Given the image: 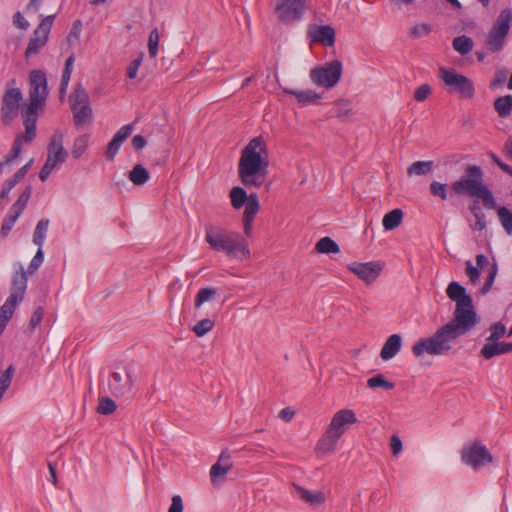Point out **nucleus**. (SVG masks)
Instances as JSON below:
<instances>
[{
  "mask_svg": "<svg viewBox=\"0 0 512 512\" xmlns=\"http://www.w3.org/2000/svg\"><path fill=\"white\" fill-rule=\"evenodd\" d=\"M142 58L139 57L134 59L127 67V77L129 79H134L137 76L138 69L141 65Z\"/></svg>",
  "mask_w": 512,
  "mask_h": 512,
  "instance_id": "obj_59",
  "label": "nucleus"
},
{
  "mask_svg": "<svg viewBox=\"0 0 512 512\" xmlns=\"http://www.w3.org/2000/svg\"><path fill=\"white\" fill-rule=\"evenodd\" d=\"M476 222H475V228L479 231H482L486 228V221H485V215L481 211V209L478 206H472L470 207Z\"/></svg>",
  "mask_w": 512,
  "mask_h": 512,
  "instance_id": "obj_50",
  "label": "nucleus"
},
{
  "mask_svg": "<svg viewBox=\"0 0 512 512\" xmlns=\"http://www.w3.org/2000/svg\"><path fill=\"white\" fill-rule=\"evenodd\" d=\"M337 107V117L340 121H346L352 115V109L348 100H338L335 103Z\"/></svg>",
  "mask_w": 512,
  "mask_h": 512,
  "instance_id": "obj_43",
  "label": "nucleus"
},
{
  "mask_svg": "<svg viewBox=\"0 0 512 512\" xmlns=\"http://www.w3.org/2000/svg\"><path fill=\"white\" fill-rule=\"evenodd\" d=\"M129 180L135 185H144L149 180V173L144 166L137 164L130 171Z\"/></svg>",
  "mask_w": 512,
  "mask_h": 512,
  "instance_id": "obj_32",
  "label": "nucleus"
},
{
  "mask_svg": "<svg viewBox=\"0 0 512 512\" xmlns=\"http://www.w3.org/2000/svg\"><path fill=\"white\" fill-rule=\"evenodd\" d=\"M68 157V152L63 147V134L55 132L51 137L47 159L39 173L41 181H45L57 164L65 162Z\"/></svg>",
  "mask_w": 512,
  "mask_h": 512,
  "instance_id": "obj_9",
  "label": "nucleus"
},
{
  "mask_svg": "<svg viewBox=\"0 0 512 512\" xmlns=\"http://www.w3.org/2000/svg\"><path fill=\"white\" fill-rule=\"evenodd\" d=\"M446 294L455 302L453 318L439 327L431 337L421 338L412 346L416 357L424 353L429 355H444L452 349V343L471 331L480 321L475 310L472 297L460 283H449Z\"/></svg>",
  "mask_w": 512,
  "mask_h": 512,
  "instance_id": "obj_1",
  "label": "nucleus"
},
{
  "mask_svg": "<svg viewBox=\"0 0 512 512\" xmlns=\"http://www.w3.org/2000/svg\"><path fill=\"white\" fill-rule=\"evenodd\" d=\"M134 128L133 123L124 125L116 132L114 137L123 143L132 134Z\"/></svg>",
  "mask_w": 512,
  "mask_h": 512,
  "instance_id": "obj_57",
  "label": "nucleus"
},
{
  "mask_svg": "<svg viewBox=\"0 0 512 512\" xmlns=\"http://www.w3.org/2000/svg\"><path fill=\"white\" fill-rule=\"evenodd\" d=\"M356 422L357 418L353 410L346 408L341 409L333 415L327 430L341 438L345 433L346 425H351Z\"/></svg>",
  "mask_w": 512,
  "mask_h": 512,
  "instance_id": "obj_17",
  "label": "nucleus"
},
{
  "mask_svg": "<svg viewBox=\"0 0 512 512\" xmlns=\"http://www.w3.org/2000/svg\"><path fill=\"white\" fill-rule=\"evenodd\" d=\"M44 315V311L42 307H38L32 314L30 318L29 325L31 329H35L42 321Z\"/></svg>",
  "mask_w": 512,
  "mask_h": 512,
  "instance_id": "obj_58",
  "label": "nucleus"
},
{
  "mask_svg": "<svg viewBox=\"0 0 512 512\" xmlns=\"http://www.w3.org/2000/svg\"><path fill=\"white\" fill-rule=\"evenodd\" d=\"M434 166V162L431 160L427 161H416L407 168L408 176H424L428 175Z\"/></svg>",
  "mask_w": 512,
  "mask_h": 512,
  "instance_id": "obj_30",
  "label": "nucleus"
},
{
  "mask_svg": "<svg viewBox=\"0 0 512 512\" xmlns=\"http://www.w3.org/2000/svg\"><path fill=\"white\" fill-rule=\"evenodd\" d=\"M497 214L502 227L510 234L512 232V212L503 206L498 208Z\"/></svg>",
  "mask_w": 512,
  "mask_h": 512,
  "instance_id": "obj_41",
  "label": "nucleus"
},
{
  "mask_svg": "<svg viewBox=\"0 0 512 512\" xmlns=\"http://www.w3.org/2000/svg\"><path fill=\"white\" fill-rule=\"evenodd\" d=\"M205 240L211 249L223 252L229 257L248 258L250 256L247 242L237 232L209 225L205 229Z\"/></svg>",
  "mask_w": 512,
  "mask_h": 512,
  "instance_id": "obj_4",
  "label": "nucleus"
},
{
  "mask_svg": "<svg viewBox=\"0 0 512 512\" xmlns=\"http://www.w3.org/2000/svg\"><path fill=\"white\" fill-rule=\"evenodd\" d=\"M27 282V272L24 270L23 266L20 265L19 270H17L13 275L11 293L9 296H15L16 299L22 301L27 288Z\"/></svg>",
  "mask_w": 512,
  "mask_h": 512,
  "instance_id": "obj_21",
  "label": "nucleus"
},
{
  "mask_svg": "<svg viewBox=\"0 0 512 512\" xmlns=\"http://www.w3.org/2000/svg\"><path fill=\"white\" fill-rule=\"evenodd\" d=\"M14 224H15V222L13 221V219L4 217L2 225H1V229H0V234L3 238L6 237L10 233Z\"/></svg>",
  "mask_w": 512,
  "mask_h": 512,
  "instance_id": "obj_62",
  "label": "nucleus"
},
{
  "mask_svg": "<svg viewBox=\"0 0 512 512\" xmlns=\"http://www.w3.org/2000/svg\"><path fill=\"white\" fill-rule=\"evenodd\" d=\"M109 390L117 398H130L133 395L134 382L132 372L124 368L122 372H113L109 380Z\"/></svg>",
  "mask_w": 512,
  "mask_h": 512,
  "instance_id": "obj_14",
  "label": "nucleus"
},
{
  "mask_svg": "<svg viewBox=\"0 0 512 512\" xmlns=\"http://www.w3.org/2000/svg\"><path fill=\"white\" fill-rule=\"evenodd\" d=\"M466 274L468 275L470 281L473 284H476L480 279V269L472 265L471 261H466Z\"/></svg>",
  "mask_w": 512,
  "mask_h": 512,
  "instance_id": "obj_56",
  "label": "nucleus"
},
{
  "mask_svg": "<svg viewBox=\"0 0 512 512\" xmlns=\"http://www.w3.org/2000/svg\"><path fill=\"white\" fill-rule=\"evenodd\" d=\"M295 491L298 493L299 497L309 505L313 507L321 506L325 503L326 498L323 492L321 491H310L300 485L293 484Z\"/></svg>",
  "mask_w": 512,
  "mask_h": 512,
  "instance_id": "obj_24",
  "label": "nucleus"
},
{
  "mask_svg": "<svg viewBox=\"0 0 512 512\" xmlns=\"http://www.w3.org/2000/svg\"><path fill=\"white\" fill-rule=\"evenodd\" d=\"M494 109L500 118H507L512 114V95L500 96L494 101Z\"/></svg>",
  "mask_w": 512,
  "mask_h": 512,
  "instance_id": "obj_28",
  "label": "nucleus"
},
{
  "mask_svg": "<svg viewBox=\"0 0 512 512\" xmlns=\"http://www.w3.org/2000/svg\"><path fill=\"white\" fill-rule=\"evenodd\" d=\"M32 193L31 186H27L24 191L21 193V195L18 197L16 202L13 204V206L17 207L18 209L24 211Z\"/></svg>",
  "mask_w": 512,
  "mask_h": 512,
  "instance_id": "obj_53",
  "label": "nucleus"
},
{
  "mask_svg": "<svg viewBox=\"0 0 512 512\" xmlns=\"http://www.w3.org/2000/svg\"><path fill=\"white\" fill-rule=\"evenodd\" d=\"M231 204L235 209H240L249 200V195L244 188L235 186L230 191Z\"/></svg>",
  "mask_w": 512,
  "mask_h": 512,
  "instance_id": "obj_33",
  "label": "nucleus"
},
{
  "mask_svg": "<svg viewBox=\"0 0 512 512\" xmlns=\"http://www.w3.org/2000/svg\"><path fill=\"white\" fill-rule=\"evenodd\" d=\"M70 105L73 113V121L77 128L84 126L92 119V108L89 96L81 83L75 85L70 95Z\"/></svg>",
  "mask_w": 512,
  "mask_h": 512,
  "instance_id": "obj_8",
  "label": "nucleus"
},
{
  "mask_svg": "<svg viewBox=\"0 0 512 512\" xmlns=\"http://www.w3.org/2000/svg\"><path fill=\"white\" fill-rule=\"evenodd\" d=\"M512 352V342L485 343L480 350L484 359H491L495 356Z\"/></svg>",
  "mask_w": 512,
  "mask_h": 512,
  "instance_id": "obj_22",
  "label": "nucleus"
},
{
  "mask_svg": "<svg viewBox=\"0 0 512 512\" xmlns=\"http://www.w3.org/2000/svg\"><path fill=\"white\" fill-rule=\"evenodd\" d=\"M184 505L180 495H174L172 497V503L168 509V512H183Z\"/></svg>",
  "mask_w": 512,
  "mask_h": 512,
  "instance_id": "obj_60",
  "label": "nucleus"
},
{
  "mask_svg": "<svg viewBox=\"0 0 512 512\" xmlns=\"http://www.w3.org/2000/svg\"><path fill=\"white\" fill-rule=\"evenodd\" d=\"M43 260H44V253H43L42 249L38 248L36 254L34 255L33 259L30 262L27 274L35 273L38 270V268L42 265Z\"/></svg>",
  "mask_w": 512,
  "mask_h": 512,
  "instance_id": "obj_52",
  "label": "nucleus"
},
{
  "mask_svg": "<svg viewBox=\"0 0 512 512\" xmlns=\"http://www.w3.org/2000/svg\"><path fill=\"white\" fill-rule=\"evenodd\" d=\"M490 335L487 338V343H496L498 342L503 336L506 335V326L501 322H495L490 325L489 327Z\"/></svg>",
  "mask_w": 512,
  "mask_h": 512,
  "instance_id": "obj_39",
  "label": "nucleus"
},
{
  "mask_svg": "<svg viewBox=\"0 0 512 512\" xmlns=\"http://www.w3.org/2000/svg\"><path fill=\"white\" fill-rule=\"evenodd\" d=\"M231 468V456L227 450H224L221 452L218 461L210 469L211 482L216 483L219 479L225 477Z\"/></svg>",
  "mask_w": 512,
  "mask_h": 512,
  "instance_id": "obj_19",
  "label": "nucleus"
},
{
  "mask_svg": "<svg viewBox=\"0 0 512 512\" xmlns=\"http://www.w3.org/2000/svg\"><path fill=\"white\" fill-rule=\"evenodd\" d=\"M315 250L321 254L338 253L339 245L330 237H323L315 245Z\"/></svg>",
  "mask_w": 512,
  "mask_h": 512,
  "instance_id": "obj_31",
  "label": "nucleus"
},
{
  "mask_svg": "<svg viewBox=\"0 0 512 512\" xmlns=\"http://www.w3.org/2000/svg\"><path fill=\"white\" fill-rule=\"evenodd\" d=\"M402 347V337L400 334H392L384 343L381 351V359L387 361L394 358Z\"/></svg>",
  "mask_w": 512,
  "mask_h": 512,
  "instance_id": "obj_23",
  "label": "nucleus"
},
{
  "mask_svg": "<svg viewBox=\"0 0 512 512\" xmlns=\"http://www.w3.org/2000/svg\"><path fill=\"white\" fill-rule=\"evenodd\" d=\"M245 204L246 205L243 213V219L254 220V217L256 216L260 209L258 195L255 193H251L249 195V200Z\"/></svg>",
  "mask_w": 512,
  "mask_h": 512,
  "instance_id": "obj_36",
  "label": "nucleus"
},
{
  "mask_svg": "<svg viewBox=\"0 0 512 512\" xmlns=\"http://www.w3.org/2000/svg\"><path fill=\"white\" fill-rule=\"evenodd\" d=\"M308 35L313 42L324 46H333L335 42V30L330 25H319L309 29Z\"/></svg>",
  "mask_w": 512,
  "mask_h": 512,
  "instance_id": "obj_18",
  "label": "nucleus"
},
{
  "mask_svg": "<svg viewBox=\"0 0 512 512\" xmlns=\"http://www.w3.org/2000/svg\"><path fill=\"white\" fill-rule=\"evenodd\" d=\"M348 270L354 273L359 279L367 284L374 282L380 275L383 265L377 261L366 263L353 262L347 266Z\"/></svg>",
  "mask_w": 512,
  "mask_h": 512,
  "instance_id": "obj_16",
  "label": "nucleus"
},
{
  "mask_svg": "<svg viewBox=\"0 0 512 512\" xmlns=\"http://www.w3.org/2000/svg\"><path fill=\"white\" fill-rule=\"evenodd\" d=\"M497 271H498V266H497V263L494 262L491 267H490V270H489V273H488V276H487V279L484 283V285L482 286L480 292L482 294H486L490 291L492 285H493V282L495 280V277L497 275Z\"/></svg>",
  "mask_w": 512,
  "mask_h": 512,
  "instance_id": "obj_48",
  "label": "nucleus"
},
{
  "mask_svg": "<svg viewBox=\"0 0 512 512\" xmlns=\"http://www.w3.org/2000/svg\"><path fill=\"white\" fill-rule=\"evenodd\" d=\"M82 30V22L80 20H76L73 22V25L70 29L68 40L72 38L78 39Z\"/></svg>",
  "mask_w": 512,
  "mask_h": 512,
  "instance_id": "obj_63",
  "label": "nucleus"
},
{
  "mask_svg": "<svg viewBox=\"0 0 512 512\" xmlns=\"http://www.w3.org/2000/svg\"><path fill=\"white\" fill-rule=\"evenodd\" d=\"M158 43H159V32L157 28H154L148 38V50L151 58H155L158 53Z\"/></svg>",
  "mask_w": 512,
  "mask_h": 512,
  "instance_id": "obj_47",
  "label": "nucleus"
},
{
  "mask_svg": "<svg viewBox=\"0 0 512 512\" xmlns=\"http://www.w3.org/2000/svg\"><path fill=\"white\" fill-rule=\"evenodd\" d=\"M431 94V87L428 84L420 85L414 92V99L418 102H422L427 99Z\"/></svg>",
  "mask_w": 512,
  "mask_h": 512,
  "instance_id": "obj_55",
  "label": "nucleus"
},
{
  "mask_svg": "<svg viewBox=\"0 0 512 512\" xmlns=\"http://www.w3.org/2000/svg\"><path fill=\"white\" fill-rule=\"evenodd\" d=\"M483 178L484 173L480 166L468 165L462 177L451 184V189L459 196L480 198L487 209H496V200L492 191L483 183Z\"/></svg>",
  "mask_w": 512,
  "mask_h": 512,
  "instance_id": "obj_3",
  "label": "nucleus"
},
{
  "mask_svg": "<svg viewBox=\"0 0 512 512\" xmlns=\"http://www.w3.org/2000/svg\"><path fill=\"white\" fill-rule=\"evenodd\" d=\"M452 46L461 55H466L472 50L473 41L468 36L461 35L453 39Z\"/></svg>",
  "mask_w": 512,
  "mask_h": 512,
  "instance_id": "obj_35",
  "label": "nucleus"
},
{
  "mask_svg": "<svg viewBox=\"0 0 512 512\" xmlns=\"http://www.w3.org/2000/svg\"><path fill=\"white\" fill-rule=\"evenodd\" d=\"M390 446L393 455H397L402 450V442L401 439L397 435H392L390 440Z\"/></svg>",
  "mask_w": 512,
  "mask_h": 512,
  "instance_id": "obj_64",
  "label": "nucleus"
},
{
  "mask_svg": "<svg viewBox=\"0 0 512 512\" xmlns=\"http://www.w3.org/2000/svg\"><path fill=\"white\" fill-rule=\"evenodd\" d=\"M48 96L47 78L42 70H32L29 74V99L24 110L39 111Z\"/></svg>",
  "mask_w": 512,
  "mask_h": 512,
  "instance_id": "obj_7",
  "label": "nucleus"
},
{
  "mask_svg": "<svg viewBox=\"0 0 512 512\" xmlns=\"http://www.w3.org/2000/svg\"><path fill=\"white\" fill-rule=\"evenodd\" d=\"M339 439L340 437L326 429L325 433L321 436L316 444V453L318 455H326L333 452Z\"/></svg>",
  "mask_w": 512,
  "mask_h": 512,
  "instance_id": "obj_25",
  "label": "nucleus"
},
{
  "mask_svg": "<svg viewBox=\"0 0 512 512\" xmlns=\"http://www.w3.org/2000/svg\"><path fill=\"white\" fill-rule=\"evenodd\" d=\"M367 386L372 389L381 387L385 390H391L395 387V384L386 380L382 374H377L367 380Z\"/></svg>",
  "mask_w": 512,
  "mask_h": 512,
  "instance_id": "obj_40",
  "label": "nucleus"
},
{
  "mask_svg": "<svg viewBox=\"0 0 512 512\" xmlns=\"http://www.w3.org/2000/svg\"><path fill=\"white\" fill-rule=\"evenodd\" d=\"M507 77V71L506 70H499L495 74L494 80L491 82L490 87H498L505 83Z\"/></svg>",
  "mask_w": 512,
  "mask_h": 512,
  "instance_id": "obj_61",
  "label": "nucleus"
},
{
  "mask_svg": "<svg viewBox=\"0 0 512 512\" xmlns=\"http://www.w3.org/2000/svg\"><path fill=\"white\" fill-rule=\"evenodd\" d=\"M430 193L442 201L447 200V184L438 181H432L429 186Z\"/></svg>",
  "mask_w": 512,
  "mask_h": 512,
  "instance_id": "obj_46",
  "label": "nucleus"
},
{
  "mask_svg": "<svg viewBox=\"0 0 512 512\" xmlns=\"http://www.w3.org/2000/svg\"><path fill=\"white\" fill-rule=\"evenodd\" d=\"M20 302L21 300L16 299L15 296H8V298L0 308V318L9 321L14 314L16 306Z\"/></svg>",
  "mask_w": 512,
  "mask_h": 512,
  "instance_id": "obj_37",
  "label": "nucleus"
},
{
  "mask_svg": "<svg viewBox=\"0 0 512 512\" xmlns=\"http://www.w3.org/2000/svg\"><path fill=\"white\" fill-rule=\"evenodd\" d=\"M403 219V211L399 208L393 209L384 215L382 224L385 230L390 231L397 228Z\"/></svg>",
  "mask_w": 512,
  "mask_h": 512,
  "instance_id": "obj_29",
  "label": "nucleus"
},
{
  "mask_svg": "<svg viewBox=\"0 0 512 512\" xmlns=\"http://www.w3.org/2000/svg\"><path fill=\"white\" fill-rule=\"evenodd\" d=\"M23 100L21 89L16 87V79L12 78L5 84L1 98L0 116L4 125H10L19 114L20 103Z\"/></svg>",
  "mask_w": 512,
  "mask_h": 512,
  "instance_id": "obj_5",
  "label": "nucleus"
},
{
  "mask_svg": "<svg viewBox=\"0 0 512 512\" xmlns=\"http://www.w3.org/2000/svg\"><path fill=\"white\" fill-rule=\"evenodd\" d=\"M32 161L33 160L31 159L24 166L18 169L11 178L4 182L0 191V199H6L10 191L26 176Z\"/></svg>",
  "mask_w": 512,
  "mask_h": 512,
  "instance_id": "obj_26",
  "label": "nucleus"
},
{
  "mask_svg": "<svg viewBox=\"0 0 512 512\" xmlns=\"http://www.w3.org/2000/svg\"><path fill=\"white\" fill-rule=\"evenodd\" d=\"M214 325H215V323H214L213 320H211L209 318H205V319H202L199 322H197L193 326L192 331L198 337H203V336H205L208 332H210L213 329Z\"/></svg>",
  "mask_w": 512,
  "mask_h": 512,
  "instance_id": "obj_42",
  "label": "nucleus"
},
{
  "mask_svg": "<svg viewBox=\"0 0 512 512\" xmlns=\"http://www.w3.org/2000/svg\"><path fill=\"white\" fill-rule=\"evenodd\" d=\"M440 78L450 90L457 92L462 98L471 99L475 95L473 82L465 75L458 74L454 69L439 68Z\"/></svg>",
  "mask_w": 512,
  "mask_h": 512,
  "instance_id": "obj_10",
  "label": "nucleus"
},
{
  "mask_svg": "<svg viewBox=\"0 0 512 512\" xmlns=\"http://www.w3.org/2000/svg\"><path fill=\"white\" fill-rule=\"evenodd\" d=\"M461 460L466 465L477 470L486 463H491L493 461V457L484 445L478 441H474L471 445H467L462 448Z\"/></svg>",
  "mask_w": 512,
  "mask_h": 512,
  "instance_id": "obj_13",
  "label": "nucleus"
},
{
  "mask_svg": "<svg viewBox=\"0 0 512 512\" xmlns=\"http://www.w3.org/2000/svg\"><path fill=\"white\" fill-rule=\"evenodd\" d=\"M122 145V142L116 139L114 136L112 140L108 143L107 149L105 152V156L108 160H113L118 153L120 147Z\"/></svg>",
  "mask_w": 512,
  "mask_h": 512,
  "instance_id": "obj_51",
  "label": "nucleus"
},
{
  "mask_svg": "<svg viewBox=\"0 0 512 512\" xmlns=\"http://www.w3.org/2000/svg\"><path fill=\"white\" fill-rule=\"evenodd\" d=\"M49 219H41L34 230L33 233V242L38 246V248L42 249L44 240L46 238V233L49 227Z\"/></svg>",
  "mask_w": 512,
  "mask_h": 512,
  "instance_id": "obj_34",
  "label": "nucleus"
},
{
  "mask_svg": "<svg viewBox=\"0 0 512 512\" xmlns=\"http://www.w3.org/2000/svg\"><path fill=\"white\" fill-rule=\"evenodd\" d=\"M267 146L262 137H255L243 148L238 163V176L245 186L259 187L268 173Z\"/></svg>",
  "mask_w": 512,
  "mask_h": 512,
  "instance_id": "obj_2",
  "label": "nucleus"
},
{
  "mask_svg": "<svg viewBox=\"0 0 512 512\" xmlns=\"http://www.w3.org/2000/svg\"><path fill=\"white\" fill-rule=\"evenodd\" d=\"M23 125L25 127V133L21 135H17L16 137H21V143L31 142L36 137V124L38 118V112L30 110L22 111Z\"/></svg>",
  "mask_w": 512,
  "mask_h": 512,
  "instance_id": "obj_20",
  "label": "nucleus"
},
{
  "mask_svg": "<svg viewBox=\"0 0 512 512\" xmlns=\"http://www.w3.org/2000/svg\"><path fill=\"white\" fill-rule=\"evenodd\" d=\"M88 137L86 135H81L77 137L74 141V145L72 147L71 153L74 158H79L87 148Z\"/></svg>",
  "mask_w": 512,
  "mask_h": 512,
  "instance_id": "obj_45",
  "label": "nucleus"
},
{
  "mask_svg": "<svg viewBox=\"0 0 512 512\" xmlns=\"http://www.w3.org/2000/svg\"><path fill=\"white\" fill-rule=\"evenodd\" d=\"M54 18L55 15H48L44 17L40 24L36 27L25 51L26 58L38 54L39 51L46 45Z\"/></svg>",
  "mask_w": 512,
  "mask_h": 512,
  "instance_id": "obj_12",
  "label": "nucleus"
},
{
  "mask_svg": "<svg viewBox=\"0 0 512 512\" xmlns=\"http://www.w3.org/2000/svg\"><path fill=\"white\" fill-rule=\"evenodd\" d=\"M431 32V26L427 23L417 24L411 28V36L420 38Z\"/></svg>",
  "mask_w": 512,
  "mask_h": 512,
  "instance_id": "obj_54",
  "label": "nucleus"
},
{
  "mask_svg": "<svg viewBox=\"0 0 512 512\" xmlns=\"http://www.w3.org/2000/svg\"><path fill=\"white\" fill-rule=\"evenodd\" d=\"M21 148V137H16L11 151L5 156L4 160L10 165L14 160H16L19 157L21 153Z\"/></svg>",
  "mask_w": 512,
  "mask_h": 512,
  "instance_id": "obj_49",
  "label": "nucleus"
},
{
  "mask_svg": "<svg viewBox=\"0 0 512 512\" xmlns=\"http://www.w3.org/2000/svg\"><path fill=\"white\" fill-rule=\"evenodd\" d=\"M512 22V8L503 9L490 29L487 39V48L495 53L503 49Z\"/></svg>",
  "mask_w": 512,
  "mask_h": 512,
  "instance_id": "obj_6",
  "label": "nucleus"
},
{
  "mask_svg": "<svg viewBox=\"0 0 512 512\" xmlns=\"http://www.w3.org/2000/svg\"><path fill=\"white\" fill-rule=\"evenodd\" d=\"M116 410L115 402L109 397H103L99 400L97 412L102 415L112 414Z\"/></svg>",
  "mask_w": 512,
  "mask_h": 512,
  "instance_id": "obj_44",
  "label": "nucleus"
},
{
  "mask_svg": "<svg viewBox=\"0 0 512 512\" xmlns=\"http://www.w3.org/2000/svg\"><path fill=\"white\" fill-rule=\"evenodd\" d=\"M342 75V62L339 60L330 61L323 66L315 67L310 71L311 81L326 89L334 87Z\"/></svg>",
  "mask_w": 512,
  "mask_h": 512,
  "instance_id": "obj_11",
  "label": "nucleus"
},
{
  "mask_svg": "<svg viewBox=\"0 0 512 512\" xmlns=\"http://www.w3.org/2000/svg\"><path fill=\"white\" fill-rule=\"evenodd\" d=\"M306 0H276L275 12L278 19L284 23H291L302 18L305 12Z\"/></svg>",
  "mask_w": 512,
  "mask_h": 512,
  "instance_id": "obj_15",
  "label": "nucleus"
},
{
  "mask_svg": "<svg viewBox=\"0 0 512 512\" xmlns=\"http://www.w3.org/2000/svg\"><path fill=\"white\" fill-rule=\"evenodd\" d=\"M283 92L286 94L294 95L300 105L306 106L308 104L319 103L321 96L313 90L298 91L294 89L284 88Z\"/></svg>",
  "mask_w": 512,
  "mask_h": 512,
  "instance_id": "obj_27",
  "label": "nucleus"
},
{
  "mask_svg": "<svg viewBox=\"0 0 512 512\" xmlns=\"http://www.w3.org/2000/svg\"><path fill=\"white\" fill-rule=\"evenodd\" d=\"M216 295H217V289H215V288L207 287V288L200 289L195 297V301H194L195 308H199L205 302L213 300L216 297Z\"/></svg>",
  "mask_w": 512,
  "mask_h": 512,
  "instance_id": "obj_38",
  "label": "nucleus"
}]
</instances>
